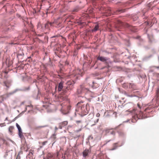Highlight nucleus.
Masks as SVG:
<instances>
[{"instance_id":"1","label":"nucleus","mask_w":159,"mask_h":159,"mask_svg":"<svg viewBox=\"0 0 159 159\" xmlns=\"http://www.w3.org/2000/svg\"><path fill=\"white\" fill-rule=\"evenodd\" d=\"M101 0H100V11H101V13L104 16H108L117 13H121L125 11V10L122 9H118L116 11H113L110 8L107 7L106 3L101 2Z\"/></svg>"},{"instance_id":"2","label":"nucleus","mask_w":159,"mask_h":159,"mask_svg":"<svg viewBox=\"0 0 159 159\" xmlns=\"http://www.w3.org/2000/svg\"><path fill=\"white\" fill-rule=\"evenodd\" d=\"M78 107L76 109V113L79 114L81 116L86 115L90 110L89 105L87 104L85 106L84 105L79 106V103L77 104Z\"/></svg>"},{"instance_id":"3","label":"nucleus","mask_w":159,"mask_h":159,"mask_svg":"<svg viewBox=\"0 0 159 159\" xmlns=\"http://www.w3.org/2000/svg\"><path fill=\"white\" fill-rule=\"evenodd\" d=\"M119 26L127 28L133 32H135L137 31L136 27L133 26L128 23H124L121 21L120 22Z\"/></svg>"},{"instance_id":"4","label":"nucleus","mask_w":159,"mask_h":159,"mask_svg":"<svg viewBox=\"0 0 159 159\" xmlns=\"http://www.w3.org/2000/svg\"><path fill=\"white\" fill-rule=\"evenodd\" d=\"M133 119L131 120V122L133 123L136 122L137 120L140 119H143L145 118L143 113L142 111H140L139 115L136 114L133 116Z\"/></svg>"},{"instance_id":"5","label":"nucleus","mask_w":159,"mask_h":159,"mask_svg":"<svg viewBox=\"0 0 159 159\" xmlns=\"http://www.w3.org/2000/svg\"><path fill=\"white\" fill-rule=\"evenodd\" d=\"M87 85L85 84H82L80 86V87L78 91L79 93H85L89 91L88 88L86 87Z\"/></svg>"},{"instance_id":"6","label":"nucleus","mask_w":159,"mask_h":159,"mask_svg":"<svg viewBox=\"0 0 159 159\" xmlns=\"http://www.w3.org/2000/svg\"><path fill=\"white\" fill-rule=\"evenodd\" d=\"M100 61L104 62L106 63H112V61L110 60V59L107 57L100 56Z\"/></svg>"},{"instance_id":"7","label":"nucleus","mask_w":159,"mask_h":159,"mask_svg":"<svg viewBox=\"0 0 159 159\" xmlns=\"http://www.w3.org/2000/svg\"><path fill=\"white\" fill-rule=\"evenodd\" d=\"M153 56V54H151L148 56L144 57L142 59L143 61H146L149 60L151 58H152Z\"/></svg>"},{"instance_id":"8","label":"nucleus","mask_w":159,"mask_h":159,"mask_svg":"<svg viewBox=\"0 0 159 159\" xmlns=\"http://www.w3.org/2000/svg\"><path fill=\"white\" fill-rule=\"evenodd\" d=\"M124 143H125V142L123 141L120 145L118 146L116 145L117 144H118V142L114 143L113 144L114 148H112L111 149V150H112V151L116 149L118 147H120V146H123L124 144Z\"/></svg>"},{"instance_id":"9","label":"nucleus","mask_w":159,"mask_h":159,"mask_svg":"<svg viewBox=\"0 0 159 159\" xmlns=\"http://www.w3.org/2000/svg\"><path fill=\"white\" fill-rule=\"evenodd\" d=\"M68 124V121H65L59 124V128L60 129H61L62 127H64L65 126L67 125Z\"/></svg>"},{"instance_id":"10","label":"nucleus","mask_w":159,"mask_h":159,"mask_svg":"<svg viewBox=\"0 0 159 159\" xmlns=\"http://www.w3.org/2000/svg\"><path fill=\"white\" fill-rule=\"evenodd\" d=\"M73 86H72V85L71 86L67 85V86L66 87V89H64L63 91L64 93H66L68 91L72 90L73 89Z\"/></svg>"},{"instance_id":"11","label":"nucleus","mask_w":159,"mask_h":159,"mask_svg":"<svg viewBox=\"0 0 159 159\" xmlns=\"http://www.w3.org/2000/svg\"><path fill=\"white\" fill-rule=\"evenodd\" d=\"M92 87L93 88H96L98 87V83L96 80H93V85H91Z\"/></svg>"},{"instance_id":"12","label":"nucleus","mask_w":159,"mask_h":159,"mask_svg":"<svg viewBox=\"0 0 159 159\" xmlns=\"http://www.w3.org/2000/svg\"><path fill=\"white\" fill-rule=\"evenodd\" d=\"M90 152V151L88 149H85L83 152V156L84 157H86L87 156L89 153Z\"/></svg>"},{"instance_id":"13","label":"nucleus","mask_w":159,"mask_h":159,"mask_svg":"<svg viewBox=\"0 0 159 159\" xmlns=\"http://www.w3.org/2000/svg\"><path fill=\"white\" fill-rule=\"evenodd\" d=\"M111 129H106V130H102L100 129V133L102 132V133H105V134L107 135L108 134H109L110 130Z\"/></svg>"},{"instance_id":"14","label":"nucleus","mask_w":159,"mask_h":159,"mask_svg":"<svg viewBox=\"0 0 159 159\" xmlns=\"http://www.w3.org/2000/svg\"><path fill=\"white\" fill-rule=\"evenodd\" d=\"M129 88L133 90H134L136 88L135 85L133 83H129Z\"/></svg>"},{"instance_id":"15","label":"nucleus","mask_w":159,"mask_h":159,"mask_svg":"<svg viewBox=\"0 0 159 159\" xmlns=\"http://www.w3.org/2000/svg\"><path fill=\"white\" fill-rule=\"evenodd\" d=\"M122 87L125 89H127L129 88V84L127 83H124L122 84Z\"/></svg>"},{"instance_id":"16","label":"nucleus","mask_w":159,"mask_h":159,"mask_svg":"<svg viewBox=\"0 0 159 159\" xmlns=\"http://www.w3.org/2000/svg\"><path fill=\"white\" fill-rule=\"evenodd\" d=\"M124 94L128 97L132 98L133 97H137L138 96H137L135 95H129L128 94V93H126V92L125 91L124 92Z\"/></svg>"},{"instance_id":"17","label":"nucleus","mask_w":159,"mask_h":159,"mask_svg":"<svg viewBox=\"0 0 159 159\" xmlns=\"http://www.w3.org/2000/svg\"><path fill=\"white\" fill-rule=\"evenodd\" d=\"M74 84V82L73 80H70L68 81L66 83V84L67 85H71L73 86Z\"/></svg>"},{"instance_id":"18","label":"nucleus","mask_w":159,"mask_h":159,"mask_svg":"<svg viewBox=\"0 0 159 159\" xmlns=\"http://www.w3.org/2000/svg\"><path fill=\"white\" fill-rule=\"evenodd\" d=\"M50 99L48 97L45 98L44 101H43L44 103H49L50 102Z\"/></svg>"},{"instance_id":"19","label":"nucleus","mask_w":159,"mask_h":159,"mask_svg":"<svg viewBox=\"0 0 159 159\" xmlns=\"http://www.w3.org/2000/svg\"><path fill=\"white\" fill-rule=\"evenodd\" d=\"M63 87V84L61 82L58 85V90L59 91H61Z\"/></svg>"},{"instance_id":"20","label":"nucleus","mask_w":159,"mask_h":159,"mask_svg":"<svg viewBox=\"0 0 159 159\" xmlns=\"http://www.w3.org/2000/svg\"><path fill=\"white\" fill-rule=\"evenodd\" d=\"M98 28H99V25H97L95 26V27L92 30V31L93 32L96 31L98 30Z\"/></svg>"},{"instance_id":"21","label":"nucleus","mask_w":159,"mask_h":159,"mask_svg":"<svg viewBox=\"0 0 159 159\" xmlns=\"http://www.w3.org/2000/svg\"><path fill=\"white\" fill-rule=\"evenodd\" d=\"M80 70L78 69L76 70L74 72V73H75V72L76 73V74L75 75V76L78 74L80 75L81 72H80Z\"/></svg>"},{"instance_id":"22","label":"nucleus","mask_w":159,"mask_h":159,"mask_svg":"<svg viewBox=\"0 0 159 159\" xmlns=\"http://www.w3.org/2000/svg\"><path fill=\"white\" fill-rule=\"evenodd\" d=\"M53 157V155L51 153H48L47 155V158L48 159H49L50 158H51Z\"/></svg>"},{"instance_id":"23","label":"nucleus","mask_w":159,"mask_h":159,"mask_svg":"<svg viewBox=\"0 0 159 159\" xmlns=\"http://www.w3.org/2000/svg\"><path fill=\"white\" fill-rule=\"evenodd\" d=\"M139 42L138 43V44L139 45H141L142 43L143 42V40L142 38L139 39Z\"/></svg>"},{"instance_id":"24","label":"nucleus","mask_w":159,"mask_h":159,"mask_svg":"<svg viewBox=\"0 0 159 159\" xmlns=\"http://www.w3.org/2000/svg\"><path fill=\"white\" fill-rule=\"evenodd\" d=\"M125 41L126 42L127 45L128 46H130V43L129 42V39H126L125 40Z\"/></svg>"},{"instance_id":"25","label":"nucleus","mask_w":159,"mask_h":159,"mask_svg":"<svg viewBox=\"0 0 159 159\" xmlns=\"http://www.w3.org/2000/svg\"><path fill=\"white\" fill-rule=\"evenodd\" d=\"M19 135L20 138H22L23 137V135L21 131H20V132H19Z\"/></svg>"},{"instance_id":"26","label":"nucleus","mask_w":159,"mask_h":159,"mask_svg":"<svg viewBox=\"0 0 159 159\" xmlns=\"http://www.w3.org/2000/svg\"><path fill=\"white\" fill-rule=\"evenodd\" d=\"M16 126L18 129L19 132H20V131H21V129L19 125L17 123H16Z\"/></svg>"},{"instance_id":"27","label":"nucleus","mask_w":159,"mask_h":159,"mask_svg":"<svg viewBox=\"0 0 159 159\" xmlns=\"http://www.w3.org/2000/svg\"><path fill=\"white\" fill-rule=\"evenodd\" d=\"M13 129V127L12 126L9 127V131L10 132H12Z\"/></svg>"},{"instance_id":"28","label":"nucleus","mask_w":159,"mask_h":159,"mask_svg":"<svg viewBox=\"0 0 159 159\" xmlns=\"http://www.w3.org/2000/svg\"><path fill=\"white\" fill-rule=\"evenodd\" d=\"M49 24H50L51 25H52V23H47L45 24V28H47L48 27Z\"/></svg>"},{"instance_id":"29","label":"nucleus","mask_w":159,"mask_h":159,"mask_svg":"<svg viewBox=\"0 0 159 159\" xmlns=\"http://www.w3.org/2000/svg\"><path fill=\"white\" fill-rule=\"evenodd\" d=\"M109 134L113 135H115V132L113 131H111L110 130Z\"/></svg>"},{"instance_id":"30","label":"nucleus","mask_w":159,"mask_h":159,"mask_svg":"<svg viewBox=\"0 0 159 159\" xmlns=\"http://www.w3.org/2000/svg\"><path fill=\"white\" fill-rule=\"evenodd\" d=\"M43 127H44V126H37V127H36L35 128V129H39L40 128H43Z\"/></svg>"},{"instance_id":"31","label":"nucleus","mask_w":159,"mask_h":159,"mask_svg":"<svg viewBox=\"0 0 159 159\" xmlns=\"http://www.w3.org/2000/svg\"><path fill=\"white\" fill-rule=\"evenodd\" d=\"M48 141H45L43 142H42L41 144L43 146H44L47 143Z\"/></svg>"},{"instance_id":"32","label":"nucleus","mask_w":159,"mask_h":159,"mask_svg":"<svg viewBox=\"0 0 159 159\" xmlns=\"http://www.w3.org/2000/svg\"><path fill=\"white\" fill-rule=\"evenodd\" d=\"M75 122L77 124H78L80 123H81L82 122V121L81 120H76V121Z\"/></svg>"},{"instance_id":"33","label":"nucleus","mask_w":159,"mask_h":159,"mask_svg":"<svg viewBox=\"0 0 159 159\" xmlns=\"http://www.w3.org/2000/svg\"><path fill=\"white\" fill-rule=\"evenodd\" d=\"M148 37L149 39V43H151L152 42V40L150 39V38L149 36V35L148 34Z\"/></svg>"},{"instance_id":"34","label":"nucleus","mask_w":159,"mask_h":159,"mask_svg":"<svg viewBox=\"0 0 159 159\" xmlns=\"http://www.w3.org/2000/svg\"><path fill=\"white\" fill-rule=\"evenodd\" d=\"M130 104L132 106L133 105V104L131 102H129L128 103H126L125 104V105L126 106H128Z\"/></svg>"},{"instance_id":"35","label":"nucleus","mask_w":159,"mask_h":159,"mask_svg":"<svg viewBox=\"0 0 159 159\" xmlns=\"http://www.w3.org/2000/svg\"><path fill=\"white\" fill-rule=\"evenodd\" d=\"M144 48L146 50H148L149 49V48L148 46H144Z\"/></svg>"},{"instance_id":"36","label":"nucleus","mask_w":159,"mask_h":159,"mask_svg":"<svg viewBox=\"0 0 159 159\" xmlns=\"http://www.w3.org/2000/svg\"><path fill=\"white\" fill-rule=\"evenodd\" d=\"M79 11V9L78 8H75V9H74V10H73V11H74V12H77L78 11Z\"/></svg>"},{"instance_id":"37","label":"nucleus","mask_w":159,"mask_h":159,"mask_svg":"<svg viewBox=\"0 0 159 159\" xmlns=\"http://www.w3.org/2000/svg\"><path fill=\"white\" fill-rule=\"evenodd\" d=\"M100 159H102V155L103 154V153H101L100 152Z\"/></svg>"},{"instance_id":"38","label":"nucleus","mask_w":159,"mask_h":159,"mask_svg":"<svg viewBox=\"0 0 159 159\" xmlns=\"http://www.w3.org/2000/svg\"><path fill=\"white\" fill-rule=\"evenodd\" d=\"M52 136L53 137V138L54 139H55L56 138V134H54L52 135Z\"/></svg>"},{"instance_id":"39","label":"nucleus","mask_w":159,"mask_h":159,"mask_svg":"<svg viewBox=\"0 0 159 159\" xmlns=\"http://www.w3.org/2000/svg\"><path fill=\"white\" fill-rule=\"evenodd\" d=\"M116 28L117 30H118L119 31H120V29L119 28L117 27V26L116 27Z\"/></svg>"},{"instance_id":"40","label":"nucleus","mask_w":159,"mask_h":159,"mask_svg":"<svg viewBox=\"0 0 159 159\" xmlns=\"http://www.w3.org/2000/svg\"><path fill=\"white\" fill-rule=\"evenodd\" d=\"M112 140L111 139H110L109 140H108V141H106V143L105 144H107V143L111 141Z\"/></svg>"},{"instance_id":"41","label":"nucleus","mask_w":159,"mask_h":159,"mask_svg":"<svg viewBox=\"0 0 159 159\" xmlns=\"http://www.w3.org/2000/svg\"><path fill=\"white\" fill-rule=\"evenodd\" d=\"M147 25H151V26H152V24L151 23V25H149V23L148 22H147Z\"/></svg>"},{"instance_id":"42","label":"nucleus","mask_w":159,"mask_h":159,"mask_svg":"<svg viewBox=\"0 0 159 159\" xmlns=\"http://www.w3.org/2000/svg\"><path fill=\"white\" fill-rule=\"evenodd\" d=\"M102 51L103 52H105L106 53H107L108 54H109V53H111V52H107V51H103V50H102Z\"/></svg>"},{"instance_id":"43","label":"nucleus","mask_w":159,"mask_h":159,"mask_svg":"<svg viewBox=\"0 0 159 159\" xmlns=\"http://www.w3.org/2000/svg\"><path fill=\"white\" fill-rule=\"evenodd\" d=\"M129 121V119H128L127 120L123 121V122L124 123V122H125V123L127 122L128 121Z\"/></svg>"},{"instance_id":"44","label":"nucleus","mask_w":159,"mask_h":159,"mask_svg":"<svg viewBox=\"0 0 159 159\" xmlns=\"http://www.w3.org/2000/svg\"><path fill=\"white\" fill-rule=\"evenodd\" d=\"M140 38H141L139 36H137V37H136V39H139H139H140Z\"/></svg>"},{"instance_id":"45","label":"nucleus","mask_w":159,"mask_h":159,"mask_svg":"<svg viewBox=\"0 0 159 159\" xmlns=\"http://www.w3.org/2000/svg\"><path fill=\"white\" fill-rule=\"evenodd\" d=\"M119 80L120 83H121L123 81V80H122L119 79Z\"/></svg>"},{"instance_id":"46","label":"nucleus","mask_w":159,"mask_h":159,"mask_svg":"<svg viewBox=\"0 0 159 159\" xmlns=\"http://www.w3.org/2000/svg\"><path fill=\"white\" fill-rule=\"evenodd\" d=\"M113 61L115 63L118 62V61H116L114 59Z\"/></svg>"},{"instance_id":"47","label":"nucleus","mask_w":159,"mask_h":159,"mask_svg":"<svg viewBox=\"0 0 159 159\" xmlns=\"http://www.w3.org/2000/svg\"><path fill=\"white\" fill-rule=\"evenodd\" d=\"M156 76H157V77H158L159 76V73H156Z\"/></svg>"},{"instance_id":"48","label":"nucleus","mask_w":159,"mask_h":159,"mask_svg":"<svg viewBox=\"0 0 159 159\" xmlns=\"http://www.w3.org/2000/svg\"><path fill=\"white\" fill-rule=\"evenodd\" d=\"M96 116L97 117H99V113H97L96 114Z\"/></svg>"},{"instance_id":"49","label":"nucleus","mask_w":159,"mask_h":159,"mask_svg":"<svg viewBox=\"0 0 159 159\" xmlns=\"http://www.w3.org/2000/svg\"><path fill=\"white\" fill-rule=\"evenodd\" d=\"M31 154L32 155L33 154L31 152H29V155H30Z\"/></svg>"},{"instance_id":"50","label":"nucleus","mask_w":159,"mask_h":159,"mask_svg":"<svg viewBox=\"0 0 159 159\" xmlns=\"http://www.w3.org/2000/svg\"><path fill=\"white\" fill-rule=\"evenodd\" d=\"M30 106H29V105H28V106H26V108H25V110H27V107H30Z\"/></svg>"},{"instance_id":"51","label":"nucleus","mask_w":159,"mask_h":159,"mask_svg":"<svg viewBox=\"0 0 159 159\" xmlns=\"http://www.w3.org/2000/svg\"><path fill=\"white\" fill-rule=\"evenodd\" d=\"M98 120H99V119L98 118L97 119V120H96V122H98Z\"/></svg>"},{"instance_id":"52","label":"nucleus","mask_w":159,"mask_h":159,"mask_svg":"<svg viewBox=\"0 0 159 159\" xmlns=\"http://www.w3.org/2000/svg\"><path fill=\"white\" fill-rule=\"evenodd\" d=\"M0 99H1V100H2V101L3 100L2 98L0 97ZM2 102V101H0V102Z\"/></svg>"},{"instance_id":"53","label":"nucleus","mask_w":159,"mask_h":159,"mask_svg":"<svg viewBox=\"0 0 159 159\" xmlns=\"http://www.w3.org/2000/svg\"><path fill=\"white\" fill-rule=\"evenodd\" d=\"M98 60H99V56H98Z\"/></svg>"},{"instance_id":"54","label":"nucleus","mask_w":159,"mask_h":159,"mask_svg":"<svg viewBox=\"0 0 159 159\" xmlns=\"http://www.w3.org/2000/svg\"><path fill=\"white\" fill-rule=\"evenodd\" d=\"M29 89V87H28L27 89H25V90H28Z\"/></svg>"},{"instance_id":"55","label":"nucleus","mask_w":159,"mask_h":159,"mask_svg":"<svg viewBox=\"0 0 159 159\" xmlns=\"http://www.w3.org/2000/svg\"><path fill=\"white\" fill-rule=\"evenodd\" d=\"M55 129H56V130H57L58 129L57 128V127H55Z\"/></svg>"},{"instance_id":"56","label":"nucleus","mask_w":159,"mask_h":159,"mask_svg":"<svg viewBox=\"0 0 159 159\" xmlns=\"http://www.w3.org/2000/svg\"><path fill=\"white\" fill-rule=\"evenodd\" d=\"M114 57H115V56H113L112 57H113V58H114Z\"/></svg>"},{"instance_id":"57","label":"nucleus","mask_w":159,"mask_h":159,"mask_svg":"<svg viewBox=\"0 0 159 159\" xmlns=\"http://www.w3.org/2000/svg\"><path fill=\"white\" fill-rule=\"evenodd\" d=\"M103 100V99H101V102H102Z\"/></svg>"},{"instance_id":"58","label":"nucleus","mask_w":159,"mask_h":159,"mask_svg":"<svg viewBox=\"0 0 159 159\" xmlns=\"http://www.w3.org/2000/svg\"><path fill=\"white\" fill-rule=\"evenodd\" d=\"M111 37H113V35H112V34H111Z\"/></svg>"},{"instance_id":"59","label":"nucleus","mask_w":159,"mask_h":159,"mask_svg":"<svg viewBox=\"0 0 159 159\" xmlns=\"http://www.w3.org/2000/svg\"><path fill=\"white\" fill-rule=\"evenodd\" d=\"M112 1H115V0H111Z\"/></svg>"},{"instance_id":"60","label":"nucleus","mask_w":159,"mask_h":159,"mask_svg":"<svg viewBox=\"0 0 159 159\" xmlns=\"http://www.w3.org/2000/svg\"><path fill=\"white\" fill-rule=\"evenodd\" d=\"M31 58V57H28V58Z\"/></svg>"},{"instance_id":"61","label":"nucleus","mask_w":159,"mask_h":159,"mask_svg":"<svg viewBox=\"0 0 159 159\" xmlns=\"http://www.w3.org/2000/svg\"><path fill=\"white\" fill-rule=\"evenodd\" d=\"M106 113V112H104V114H105Z\"/></svg>"},{"instance_id":"62","label":"nucleus","mask_w":159,"mask_h":159,"mask_svg":"<svg viewBox=\"0 0 159 159\" xmlns=\"http://www.w3.org/2000/svg\"><path fill=\"white\" fill-rule=\"evenodd\" d=\"M100 32H101V29H100Z\"/></svg>"},{"instance_id":"63","label":"nucleus","mask_w":159,"mask_h":159,"mask_svg":"<svg viewBox=\"0 0 159 159\" xmlns=\"http://www.w3.org/2000/svg\"><path fill=\"white\" fill-rule=\"evenodd\" d=\"M101 25V23H100V26Z\"/></svg>"},{"instance_id":"64","label":"nucleus","mask_w":159,"mask_h":159,"mask_svg":"<svg viewBox=\"0 0 159 159\" xmlns=\"http://www.w3.org/2000/svg\"><path fill=\"white\" fill-rule=\"evenodd\" d=\"M119 89V91H120V89Z\"/></svg>"}]
</instances>
